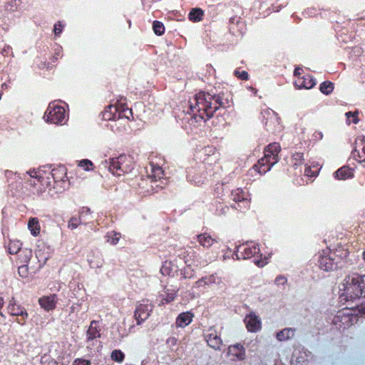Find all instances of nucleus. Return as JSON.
Masks as SVG:
<instances>
[{
    "instance_id": "1",
    "label": "nucleus",
    "mask_w": 365,
    "mask_h": 365,
    "mask_svg": "<svg viewBox=\"0 0 365 365\" xmlns=\"http://www.w3.org/2000/svg\"><path fill=\"white\" fill-rule=\"evenodd\" d=\"M189 103L190 113L196 122L198 119L206 121L212 118L220 108L230 106L229 99L225 97L223 93L211 94L203 91L197 93Z\"/></svg>"
},
{
    "instance_id": "2",
    "label": "nucleus",
    "mask_w": 365,
    "mask_h": 365,
    "mask_svg": "<svg viewBox=\"0 0 365 365\" xmlns=\"http://www.w3.org/2000/svg\"><path fill=\"white\" fill-rule=\"evenodd\" d=\"M344 292L340 295L341 300H351L365 297V274L360 275L357 273L349 274L344 279L341 287L339 288Z\"/></svg>"
},
{
    "instance_id": "3",
    "label": "nucleus",
    "mask_w": 365,
    "mask_h": 365,
    "mask_svg": "<svg viewBox=\"0 0 365 365\" xmlns=\"http://www.w3.org/2000/svg\"><path fill=\"white\" fill-rule=\"evenodd\" d=\"M105 163V166L108 167L110 172L118 176L128 173L133 169L130 158L125 155H120L118 158H111L108 162L106 160Z\"/></svg>"
},
{
    "instance_id": "4",
    "label": "nucleus",
    "mask_w": 365,
    "mask_h": 365,
    "mask_svg": "<svg viewBox=\"0 0 365 365\" xmlns=\"http://www.w3.org/2000/svg\"><path fill=\"white\" fill-rule=\"evenodd\" d=\"M31 178H36L42 185H46L48 187H51L52 181L66 180V172L64 166H60L56 169H53L49 174L50 176L46 178L39 175V172L33 170L29 173Z\"/></svg>"
},
{
    "instance_id": "5",
    "label": "nucleus",
    "mask_w": 365,
    "mask_h": 365,
    "mask_svg": "<svg viewBox=\"0 0 365 365\" xmlns=\"http://www.w3.org/2000/svg\"><path fill=\"white\" fill-rule=\"evenodd\" d=\"M44 118L47 122L54 124L61 123L66 118V110L56 101L51 102L46 109Z\"/></svg>"
},
{
    "instance_id": "6",
    "label": "nucleus",
    "mask_w": 365,
    "mask_h": 365,
    "mask_svg": "<svg viewBox=\"0 0 365 365\" xmlns=\"http://www.w3.org/2000/svg\"><path fill=\"white\" fill-rule=\"evenodd\" d=\"M148 177L151 180V182L154 185L151 186L153 187L163 188L167 185V179L164 178V171L163 168L150 163L149 166L147 167Z\"/></svg>"
},
{
    "instance_id": "7",
    "label": "nucleus",
    "mask_w": 365,
    "mask_h": 365,
    "mask_svg": "<svg viewBox=\"0 0 365 365\" xmlns=\"http://www.w3.org/2000/svg\"><path fill=\"white\" fill-rule=\"evenodd\" d=\"M153 310V305L148 300H143L137 307L135 311V318L138 324L145 321Z\"/></svg>"
},
{
    "instance_id": "8",
    "label": "nucleus",
    "mask_w": 365,
    "mask_h": 365,
    "mask_svg": "<svg viewBox=\"0 0 365 365\" xmlns=\"http://www.w3.org/2000/svg\"><path fill=\"white\" fill-rule=\"evenodd\" d=\"M237 251L240 252L243 259H247L259 254L260 250L257 244L253 242H246L237 246Z\"/></svg>"
},
{
    "instance_id": "9",
    "label": "nucleus",
    "mask_w": 365,
    "mask_h": 365,
    "mask_svg": "<svg viewBox=\"0 0 365 365\" xmlns=\"http://www.w3.org/2000/svg\"><path fill=\"white\" fill-rule=\"evenodd\" d=\"M204 338L209 346L215 350L220 349L222 341L214 327H210L205 331Z\"/></svg>"
},
{
    "instance_id": "10",
    "label": "nucleus",
    "mask_w": 365,
    "mask_h": 365,
    "mask_svg": "<svg viewBox=\"0 0 365 365\" xmlns=\"http://www.w3.org/2000/svg\"><path fill=\"white\" fill-rule=\"evenodd\" d=\"M87 261L91 268H101L104 264L102 252L98 250H92L87 255Z\"/></svg>"
},
{
    "instance_id": "11",
    "label": "nucleus",
    "mask_w": 365,
    "mask_h": 365,
    "mask_svg": "<svg viewBox=\"0 0 365 365\" xmlns=\"http://www.w3.org/2000/svg\"><path fill=\"white\" fill-rule=\"evenodd\" d=\"M324 254L326 253L324 252ZM332 255H334V253L329 252L328 255H323L319 257L318 264L320 269L324 271H331L337 267Z\"/></svg>"
},
{
    "instance_id": "12",
    "label": "nucleus",
    "mask_w": 365,
    "mask_h": 365,
    "mask_svg": "<svg viewBox=\"0 0 365 365\" xmlns=\"http://www.w3.org/2000/svg\"><path fill=\"white\" fill-rule=\"evenodd\" d=\"M101 336V329L99 327V322L93 320L86 331V341L88 344V347L91 345H93V342L94 339Z\"/></svg>"
},
{
    "instance_id": "13",
    "label": "nucleus",
    "mask_w": 365,
    "mask_h": 365,
    "mask_svg": "<svg viewBox=\"0 0 365 365\" xmlns=\"http://www.w3.org/2000/svg\"><path fill=\"white\" fill-rule=\"evenodd\" d=\"M227 354L239 361H243L246 358L245 349L240 343L229 346Z\"/></svg>"
},
{
    "instance_id": "14",
    "label": "nucleus",
    "mask_w": 365,
    "mask_h": 365,
    "mask_svg": "<svg viewBox=\"0 0 365 365\" xmlns=\"http://www.w3.org/2000/svg\"><path fill=\"white\" fill-rule=\"evenodd\" d=\"M9 312L12 316L20 317L17 318L16 322L21 325L25 324L26 319L28 317V313L24 307L19 306H8L7 307Z\"/></svg>"
},
{
    "instance_id": "15",
    "label": "nucleus",
    "mask_w": 365,
    "mask_h": 365,
    "mask_svg": "<svg viewBox=\"0 0 365 365\" xmlns=\"http://www.w3.org/2000/svg\"><path fill=\"white\" fill-rule=\"evenodd\" d=\"M245 323L246 324L248 331L252 332H256L261 328L260 320L255 314L252 313L246 316Z\"/></svg>"
},
{
    "instance_id": "16",
    "label": "nucleus",
    "mask_w": 365,
    "mask_h": 365,
    "mask_svg": "<svg viewBox=\"0 0 365 365\" xmlns=\"http://www.w3.org/2000/svg\"><path fill=\"white\" fill-rule=\"evenodd\" d=\"M316 83V80L312 76L307 75L302 78H298L294 82V86L298 88L310 89L313 88Z\"/></svg>"
},
{
    "instance_id": "17",
    "label": "nucleus",
    "mask_w": 365,
    "mask_h": 365,
    "mask_svg": "<svg viewBox=\"0 0 365 365\" xmlns=\"http://www.w3.org/2000/svg\"><path fill=\"white\" fill-rule=\"evenodd\" d=\"M231 198L235 202H238L237 207H234L235 209H241L242 207L240 203H242L245 207L249 205V202L245 197V194L241 189H237L236 190L232 191L231 193Z\"/></svg>"
},
{
    "instance_id": "18",
    "label": "nucleus",
    "mask_w": 365,
    "mask_h": 365,
    "mask_svg": "<svg viewBox=\"0 0 365 365\" xmlns=\"http://www.w3.org/2000/svg\"><path fill=\"white\" fill-rule=\"evenodd\" d=\"M39 304L42 308L46 311L53 310L55 309L57 299L55 294L43 297L38 300Z\"/></svg>"
},
{
    "instance_id": "19",
    "label": "nucleus",
    "mask_w": 365,
    "mask_h": 365,
    "mask_svg": "<svg viewBox=\"0 0 365 365\" xmlns=\"http://www.w3.org/2000/svg\"><path fill=\"white\" fill-rule=\"evenodd\" d=\"M193 314L190 312H182L180 314L175 321L178 327H185L190 324L192 321Z\"/></svg>"
},
{
    "instance_id": "20",
    "label": "nucleus",
    "mask_w": 365,
    "mask_h": 365,
    "mask_svg": "<svg viewBox=\"0 0 365 365\" xmlns=\"http://www.w3.org/2000/svg\"><path fill=\"white\" fill-rule=\"evenodd\" d=\"M334 176L336 180H346L353 178L354 174L350 168L343 166L334 172Z\"/></svg>"
},
{
    "instance_id": "21",
    "label": "nucleus",
    "mask_w": 365,
    "mask_h": 365,
    "mask_svg": "<svg viewBox=\"0 0 365 365\" xmlns=\"http://www.w3.org/2000/svg\"><path fill=\"white\" fill-rule=\"evenodd\" d=\"M220 282V278L215 274H211L202 277L197 282H195V287H200L203 285H210L212 284H219Z\"/></svg>"
},
{
    "instance_id": "22",
    "label": "nucleus",
    "mask_w": 365,
    "mask_h": 365,
    "mask_svg": "<svg viewBox=\"0 0 365 365\" xmlns=\"http://www.w3.org/2000/svg\"><path fill=\"white\" fill-rule=\"evenodd\" d=\"M296 329L294 328H285L276 334L277 340L282 341L294 337Z\"/></svg>"
},
{
    "instance_id": "23",
    "label": "nucleus",
    "mask_w": 365,
    "mask_h": 365,
    "mask_svg": "<svg viewBox=\"0 0 365 365\" xmlns=\"http://www.w3.org/2000/svg\"><path fill=\"white\" fill-rule=\"evenodd\" d=\"M197 239L200 245L205 248L210 247L216 242L215 239L207 233L197 235Z\"/></svg>"
},
{
    "instance_id": "24",
    "label": "nucleus",
    "mask_w": 365,
    "mask_h": 365,
    "mask_svg": "<svg viewBox=\"0 0 365 365\" xmlns=\"http://www.w3.org/2000/svg\"><path fill=\"white\" fill-rule=\"evenodd\" d=\"M28 228L31 231L32 235H38L41 230L38 220L36 217L31 218L28 222Z\"/></svg>"
},
{
    "instance_id": "25",
    "label": "nucleus",
    "mask_w": 365,
    "mask_h": 365,
    "mask_svg": "<svg viewBox=\"0 0 365 365\" xmlns=\"http://www.w3.org/2000/svg\"><path fill=\"white\" fill-rule=\"evenodd\" d=\"M204 11L200 8L192 9L189 13V19L193 22H198L202 20Z\"/></svg>"
},
{
    "instance_id": "26",
    "label": "nucleus",
    "mask_w": 365,
    "mask_h": 365,
    "mask_svg": "<svg viewBox=\"0 0 365 365\" xmlns=\"http://www.w3.org/2000/svg\"><path fill=\"white\" fill-rule=\"evenodd\" d=\"M274 154L271 150L268 148V147L264 150V156L262 158L258 161V165H255L254 167L256 169H258L259 167H265L269 160H270V157Z\"/></svg>"
},
{
    "instance_id": "27",
    "label": "nucleus",
    "mask_w": 365,
    "mask_h": 365,
    "mask_svg": "<svg viewBox=\"0 0 365 365\" xmlns=\"http://www.w3.org/2000/svg\"><path fill=\"white\" fill-rule=\"evenodd\" d=\"M278 160H279L278 155H273L272 156L270 157V160H269V163H267V164L266 165L265 167H259L258 168V172L261 174L266 173L267 171H269L271 169V168L274 164H276L278 162Z\"/></svg>"
},
{
    "instance_id": "28",
    "label": "nucleus",
    "mask_w": 365,
    "mask_h": 365,
    "mask_svg": "<svg viewBox=\"0 0 365 365\" xmlns=\"http://www.w3.org/2000/svg\"><path fill=\"white\" fill-rule=\"evenodd\" d=\"M132 110L125 107L123 103H120L119 111H118V119L126 118L130 120V117L132 116Z\"/></svg>"
},
{
    "instance_id": "29",
    "label": "nucleus",
    "mask_w": 365,
    "mask_h": 365,
    "mask_svg": "<svg viewBox=\"0 0 365 365\" xmlns=\"http://www.w3.org/2000/svg\"><path fill=\"white\" fill-rule=\"evenodd\" d=\"M67 184L66 180L52 181L51 186L55 193H61L65 190Z\"/></svg>"
},
{
    "instance_id": "30",
    "label": "nucleus",
    "mask_w": 365,
    "mask_h": 365,
    "mask_svg": "<svg viewBox=\"0 0 365 365\" xmlns=\"http://www.w3.org/2000/svg\"><path fill=\"white\" fill-rule=\"evenodd\" d=\"M320 91L325 94H330L334 90V83L330 81H324L319 86Z\"/></svg>"
},
{
    "instance_id": "31",
    "label": "nucleus",
    "mask_w": 365,
    "mask_h": 365,
    "mask_svg": "<svg viewBox=\"0 0 365 365\" xmlns=\"http://www.w3.org/2000/svg\"><path fill=\"white\" fill-rule=\"evenodd\" d=\"M20 0H6L4 2V9L8 11H14L17 9Z\"/></svg>"
},
{
    "instance_id": "32",
    "label": "nucleus",
    "mask_w": 365,
    "mask_h": 365,
    "mask_svg": "<svg viewBox=\"0 0 365 365\" xmlns=\"http://www.w3.org/2000/svg\"><path fill=\"white\" fill-rule=\"evenodd\" d=\"M153 29L155 34L158 36H160L165 32V27L163 23L158 21H154L153 23Z\"/></svg>"
},
{
    "instance_id": "33",
    "label": "nucleus",
    "mask_w": 365,
    "mask_h": 365,
    "mask_svg": "<svg viewBox=\"0 0 365 365\" xmlns=\"http://www.w3.org/2000/svg\"><path fill=\"white\" fill-rule=\"evenodd\" d=\"M106 237L108 242H109L110 245H115L118 242L120 237V233L113 232L110 233H108Z\"/></svg>"
},
{
    "instance_id": "34",
    "label": "nucleus",
    "mask_w": 365,
    "mask_h": 365,
    "mask_svg": "<svg viewBox=\"0 0 365 365\" xmlns=\"http://www.w3.org/2000/svg\"><path fill=\"white\" fill-rule=\"evenodd\" d=\"M125 354L118 349H115L111 353V359L117 362H122L124 360Z\"/></svg>"
},
{
    "instance_id": "35",
    "label": "nucleus",
    "mask_w": 365,
    "mask_h": 365,
    "mask_svg": "<svg viewBox=\"0 0 365 365\" xmlns=\"http://www.w3.org/2000/svg\"><path fill=\"white\" fill-rule=\"evenodd\" d=\"M230 29L231 31H233V32H235V26H240V29H242V27L243 26L244 24L243 22L241 21L240 18L239 17H237V16H235V17H232L230 19Z\"/></svg>"
},
{
    "instance_id": "36",
    "label": "nucleus",
    "mask_w": 365,
    "mask_h": 365,
    "mask_svg": "<svg viewBox=\"0 0 365 365\" xmlns=\"http://www.w3.org/2000/svg\"><path fill=\"white\" fill-rule=\"evenodd\" d=\"M78 166L83 168L85 170L89 171L93 169V163L88 159H84L78 163Z\"/></svg>"
},
{
    "instance_id": "37",
    "label": "nucleus",
    "mask_w": 365,
    "mask_h": 365,
    "mask_svg": "<svg viewBox=\"0 0 365 365\" xmlns=\"http://www.w3.org/2000/svg\"><path fill=\"white\" fill-rule=\"evenodd\" d=\"M21 244L19 241L11 242L9 245V252L11 255L16 254L21 250Z\"/></svg>"
},
{
    "instance_id": "38",
    "label": "nucleus",
    "mask_w": 365,
    "mask_h": 365,
    "mask_svg": "<svg viewBox=\"0 0 365 365\" xmlns=\"http://www.w3.org/2000/svg\"><path fill=\"white\" fill-rule=\"evenodd\" d=\"M119 107L120 103H118V105H110L106 108V110L108 111L112 115H115V118L118 119Z\"/></svg>"
},
{
    "instance_id": "39",
    "label": "nucleus",
    "mask_w": 365,
    "mask_h": 365,
    "mask_svg": "<svg viewBox=\"0 0 365 365\" xmlns=\"http://www.w3.org/2000/svg\"><path fill=\"white\" fill-rule=\"evenodd\" d=\"M81 220L80 217L78 218L76 217H72L68 221V227L71 230H74L77 228L78 225L81 222Z\"/></svg>"
},
{
    "instance_id": "40",
    "label": "nucleus",
    "mask_w": 365,
    "mask_h": 365,
    "mask_svg": "<svg viewBox=\"0 0 365 365\" xmlns=\"http://www.w3.org/2000/svg\"><path fill=\"white\" fill-rule=\"evenodd\" d=\"M293 160L295 161L294 165H301L304 162V154L302 153H296L293 155Z\"/></svg>"
},
{
    "instance_id": "41",
    "label": "nucleus",
    "mask_w": 365,
    "mask_h": 365,
    "mask_svg": "<svg viewBox=\"0 0 365 365\" xmlns=\"http://www.w3.org/2000/svg\"><path fill=\"white\" fill-rule=\"evenodd\" d=\"M91 215V210L87 207H83L79 210L80 219L86 220V216Z\"/></svg>"
},
{
    "instance_id": "42",
    "label": "nucleus",
    "mask_w": 365,
    "mask_h": 365,
    "mask_svg": "<svg viewBox=\"0 0 365 365\" xmlns=\"http://www.w3.org/2000/svg\"><path fill=\"white\" fill-rule=\"evenodd\" d=\"M235 75L237 78L242 79V80H247L249 77V74L245 71H240L239 69H236L235 71Z\"/></svg>"
},
{
    "instance_id": "43",
    "label": "nucleus",
    "mask_w": 365,
    "mask_h": 365,
    "mask_svg": "<svg viewBox=\"0 0 365 365\" xmlns=\"http://www.w3.org/2000/svg\"><path fill=\"white\" fill-rule=\"evenodd\" d=\"M358 112H355V113H352V112H347L346 113V116L347 118V121H349V124L350 123V121H349V118L351 117L352 118V122L354 123H357L359 122V118H358Z\"/></svg>"
},
{
    "instance_id": "44",
    "label": "nucleus",
    "mask_w": 365,
    "mask_h": 365,
    "mask_svg": "<svg viewBox=\"0 0 365 365\" xmlns=\"http://www.w3.org/2000/svg\"><path fill=\"white\" fill-rule=\"evenodd\" d=\"M267 147L274 155H278V153L280 151V146L278 143H274L272 144H269Z\"/></svg>"
},
{
    "instance_id": "45",
    "label": "nucleus",
    "mask_w": 365,
    "mask_h": 365,
    "mask_svg": "<svg viewBox=\"0 0 365 365\" xmlns=\"http://www.w3.org/2000/svg\"><path fill=\"white\" fill-rule=\"evenodd\" d=\"M18 273L21 277H26L28 275V267L26 265L20 266L18 268Z\"/></svg>"
},
{
    "instance_id": "46",
    "label": "nucleus",
    "mask_w": 365,
    "mask_h": 365,
    "mask_svg": "<svg viewBox=\"0 0 365 365\" xmlns=\"http://www.w3.org/2000/svg\"><path fill=\"white\" fill-rule=\"evenodd\" d=\"M102 115H103V119L105 120H111L116 119L115 115H112L106 110L103 112Z\"/></svg>"
},
{
    "instance_id": "47",
    "label": "nucleus",
    "mask_w": 365,
    "mask_h": 365,
    "mask_svg": "<svg viewBox=\"0 0 365 365\" xmlns=\"http://www.w3.org/2000/svg\"><path fill=\"white\" fill-rule=\"evenodd\" d=\"M73 365H91V362L86 359H76L73 362Z\"/></svg>"
},
{
    "instance_id": "48",
    "label": "nucleus",
    "mask_w": 365,
    "mask_h": 365,
    "mask_svg": "<svg viewBox=\"0 0 365 365\" xmlns=\"http://www.w3.org/2000/svg\"><path fill=\"white\" fill-rule=\"evenodd\" d=\"M63 26L61 24V22L55 24L53 31L56 35H58L62 32Z\"/></svg>"
},
{
    "instance_id": "49",
    "label": "nucleus",
    "mask_w": 365,
    "mask_h": 365,
    "mask_svg": "<svg viewBox=\"0 0 365 365\" xmlns=\"http://www.w3.org/2000/svg\"><path fill=\"white\" fill-rule=\"evenodd\" d=\"M356 143L363 145V153L365 154V136H359Z\"/></svg>"
},
{
    "instance_id": "50",
    "label": "nucleus",
    "mask_w": 365,
    "mask_h": 365,
    "mask_svg": "<svg viewBox=\"0 0 365 365\" xmlns=\"http://www.w3.org/2000/svg\"><path fill=\"white\" fill-rule=\"evenodd\" d=\"M274 282L277 284H284L287 282V279L284 276L279 275L276 277Z\"/></svg>"
},
{
    "instance_id": "51",
    "label": "nucleus",
    "mask_w": 365,
    "mask_h": 365,
    "mask_svg": "<svg viewBox=\"0 0 365 365\" xmlns=\"http://www.w3.org/2000/svg\"><path fill=\"white\" fill-rule=\"evenodd\" d=\"M232 258L235 259H242V254L240 253V252L237 251V247H236V250H235V252L233 254Z\"/></svg>"
},
{
    "instance_id": "52",
    "label": "nucleus",
    "mask_w": 365,
    "mask_h": 365,
    "mask_svg": "<svg viewBox=\"0 0 365 365\" xmlns=\"http://www.w3.org/2000/svg\"><path fill=\"white\" fill-rule=\"evenodd\" d=\"M80 306H81L80 304H73L70 308L71 312L73 313L76 312H78Z\"/></svg>"
},
{
    "instance_id": "53",
    "label": "nucleus",
    "mask_w": 365,
    "mask_h": 365,
    "mask_svg": "<svg viewBox=\"0 0 365 365\" xmlns=\"http://www.w3.org/2000/svg\"><path fill=\"white\" fill-rule=\"evenodd\" d=\"M160 271H161V273H162L163 274H164V275H165V274H169V273H170V272H169L168 267L166 266V264L163 265V267H162V268H161Z\"/></svg>"
},
{
    "instance_id": "54",
    "label": "nucleus",
    "mask_w": 365,
    "mask_h": 365,
    "mask_svg": "<svg viewBox=\"0 0 365 365\" xmlns=\"http://www.w3.org/2000/svg\"><path fill=\"white\" fill-rule=\"evenodd\" d=\"M10 50H11V48L9 46H5L1 53L4 56H7L9 53Z\"/></svg>"
},
{
    "instance_id": "55",
    "label": "nucleus",
    "mask_w": 365,
    "mask_h": 365,
    "mask_svg": "<svg viewBox=\"0 0 365 365\" xmlns=\"http://www.w3.org/2000/svg\"><path fill=\"white\" fill-rule=\"evenodd\" d=\"M302 71V68H296L294 69V75L295 76L298 77V78H301V77H300V75H301V73H301V71Z\"/></svg>"
},
{
    "instance_id": "56",
    "label": "nucleus",
    "mask_w": 365,
    "mask_h": 365,
    "mask_svg": "<svg viewBox=\"0 0 365 365\" xmlns=\"http://www.w3.org/2000/svg\"><path fill=\"white\" fill-rule=\"evenodd\" d=\"M359 312L365 315V302L362 303L359 308Z\"/></svg>"
},
{
    "instance_id": "57",
    "label": "nucleus",
    "mask_w": 365,
    "mask_h": 365,
    "mask_svg": "<svg viewBox=\"0 0 365 365\" xmlns=\"http://www.w3.org/2000/svg\"><path fill=\"white\" fill-rule=\"evenodd\" d=\"M304 173L307 176H312L313 175V173L311 170V168L309 167H306L305 168Z\"/></svg>"
},
{
    "instance_id": "58",
    "label": "nucleus",
    "mask_w": 365,
    "mask_h": 365,
    "mask_svg": "<svg viewBox=\"0 0 365 365\" xmlns=\"http://www.w3.org/2000/svg\"><path fill=\"white\" fill-rule=\"evenodd\" d=\"M255 262L258 267H263L264 264L267 263V261L263 262L262 260H256Z\"/></svg>"
},
{
    "instance_id": "59",
    "label": "nucleus",
    "mask_w": 365,
    "mask_h": 365,
    "mask_svg": "<svg viewBox=\"0 0 365 365\" xmlns=\"http://www.w3.org/2000/svg\"><path fill=\"white\" fill-rule=\"evenodd\" d=\"M315 137L317 139L322 140L323 138V134L322 132H316Z\"/></svg>"
},
{
    "instance_id": "60",
    "label": "nucleus",
    "mask_w": 365,
    "mask_h": 365,
    "mask_svg": "<svg viewBox=\"0 0 365 365\" xmlns=\"http://www.w3.org/2000/svg\"><path fill=\"white\" fill-rule=\"evenodd\" d=\"M14 306V307H16V306H19L16 302V300L14 299V298H12L9 303V305L8 306Z\"/></svg>"
},
{
    "instance_id": "61",
    "label": "nucleus",
    "mask_w": 365,
    "mask_h": 365,
    "mask_svg": "<svg viewBox=\"0 0 365 365\" xmlns=\"http://www.w3.org/2000/svg\"><path fill=\"white\" fill-rule=\"evenodd\" d=\"M342 317V315L341 314V313H339L334 319V324H336L337 323V321L339 318Z\"/></svg>"
},
{
    "instance_id": "62",
    "label": "nucleus",
    "mask_w": 365,
    "mask_h": 365,
    "mask_svg": "<svg viewBox=\"0 0 365 365\" xmlns=\"http://www.w3.org/2000/svg\"><path fill=\"white\" fill-rule=\"evenodd\" d=\"M174 298H175V297H174L173 294H168L167 301L168 302H171V301H173L174 299Z\"/></svg>"
},
{
    "instance_id": "63",
    "label": "nucleus",
    "mask_w": 365,
    "mask_h": 365,
    "mask_svg": "<svg viewBox=\"0 0 365 365\" xmlns=\"http://www.w3.org/2000/svg\"><path fill=\"white\" fill-rule=\"evenodd\" d=\"M3 304H4V299L2 297H0V309L1 308Z\"/></svg>"
},
{
    "instance_id": "64",
    "label": "nucleus",
    "mask_w": 365,
    "mask_h": 365,
    "mask_svg": "<svg viewBox=\"0 0 365 365\" xmlns=\"http://www.w3.org/2000/svg\"><path fill=\"white\" fill-rule=\"evenodd\" d=\"M11 174V171L6 170L5 172V175H6V177H9V175H10Z\"/></svg>"
}]
</instances>
